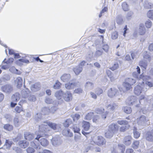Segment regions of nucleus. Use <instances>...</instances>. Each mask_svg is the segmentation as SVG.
<instances>
[{
  "instance_id": "f257e3e1",
  "label": "nucleus",
  "mask_w": 153,
  "mask_h": 153,
  "mask_svg": "<svg viewBox=\"0 0 153 153\" xmlns=\"http://www.w3.org/2000/svg\"><path fill=\"white\" fill-rule=\"evenodd\" d=\"M139 83L140 85H138L136 86L134 91V94L137 95H140L142 92H146L148 89L146 88H144L143 86L140 82H139Z\"/></svg>"
},
{
  "instance_id": "f03ea898",
  "label": "nucleus",
  "mask_w": 153,
  "mask_h": 153,
  "mask_svg": "<svg viewBox=\"0 0 153 153\" xmlns=\"http://www.w3.org/2000/svg\"><path fill=\"white\" fill-rule=\"evenodd\" d=\"M43 136L38 134L35 138V139L38 140L42 146L46 147L48 145L49 142L46 139L44 138H41V137Z\"/></svg>"
},
{
  "instance_id": "7ed1b4c3",
  "label": "nucleus",
  "mask_w": 153,
  "mask_h": 153,
  "mask_svg": "<svg viewBox=\"0 0 153 153\" xmlns=\"http://www.w3.org/2000/svg\"><path fill=\"white\" fill-rule=\"evenodd\" d=\"M49 130L48 129V126L47 124H42L39 126V132L40 133H42L40 135L44 136L46 134L45 133H47Z\"/></svg>"
},
{
  "instance_id": "20e7f679",
  "label": "nucleus",
  "mask_w": 153,
  "mask_h": 153,
  "mask_svg": "<svg viewBox=\"0 0 153 153\" xmlns=\"http://www.w3.org/2000/svg\"><path fill=\"white\" fill-rule=\"evenodd\" d=\"M128 100V103L129 104L134 105L135 106H138V105H139L138 100L136 97L134 96L129 97Z\"/></svg>"
},
{
  "instance_id": "39448f33",
  "label": "nucleus",
  "mask_w": 153,
  "mask_h": 153,
  "mask_svg": "<svg viewBox=\"0 0 153 153\" xmlns=\"http://www.w3.org/2000/svg\"><path fill=\"white\" fill-rule=\"evenodd\" d=\"M1 90L3 92L9 94L13 91V87L10 85H6L2 86L1 88Z\"/></svg>"
},
{
  "instance_id": "423d86ee",
  "label": "nucleus",
  "mask_w": 153,
  "mask_h": 153,
  "mask_svg": "<svg viewBox=\"0 0 153 153\" xmlns=\"http://www.w3.org/2000/svg\"><path fill=\"white\" fill-rule=\"evenodd\" d=\"M52 144L54 146H57L61 144L62 142L59 136L57 135L53 137L51 140Z\"/></svg>"
},
{
  "instance_id": "0eeeda50",
  "label": "nucleus",
  "mask_w": 153,
  "mask_h": 153,
  "mask_svg": "<svg viewBox=\"0 0 153 153\" xmlns=\"http://www.w3.org/2000/svg\"><path fill=\"white\" fill-rule=\"evenodd\" d=\"M108 95L111 97H113L114 96L116 97L118 96V92L117 89L114 88H111L108 91Z\"/></svg>"
},
{
  "instance_id": "6e6552de",
  "label": "nucleus",
  "mask_w": 153,
  "mask_h": 153,
  "mask_svg": "<svg viewBox=\"0 0 153 153\" xmlns=\"http://www.w3.org/2000/svg\"><path fill=\"white\" fill-rule=\"evenodd\" d=\"M106 141L102 136H99L97 137L95 140V143L99 146H102L105 145Z\"/></svg>"
},
{
  "instance_id": "1a4fd4ad",
  "label": "nucleus",
  "mask_w": 153,
  "mask_h": 153,
  "mask_svg": "<svg viewBox=\"0 0 153 153\" xmlns=\"http://www.w3.org/2000/svg\"><path fill=\"white\" fill-rule=\"evenodd\" d=\"M138 124L141 126H144L147 122L146 117L144 115H142L137 119Z\"/></svg>"
},
{
  "instance_id": "9d476101",
  "label": "nucleus",
  "mask_w": 153,
  "mask_h": 153,
  "mask_svg": "<svg viewBox=\"0 0 153 153\" xmlns=\"http://www.w3.org/2000/svg\"><path fill=\"white\" fill-rule=\"evenodd\" d=\"M133 138L130 135L125 136L123 140V143L126 146H129L131 143Z\"/></svg>"
},
{
  "instance_id": "9b49d317",
  "label": "nucleus",
  "mask_w": 153,
  "mask_h": 153,
  "mask_svg": "<svg viewBox=\"0 0 153 153\" xmlns=\"http://www.w3.org/2000/svg\"><path fill=\"white\" fill-rule=\"evenodd\" d=\"M24 137L25 139L30 140L34 138V135L29 132H25L24 133Z\"/></svg>"
},
{
  "instance_id": "f8f14e48",
  "label": "nucleus",
  "mask_w": 153,
  "mask_h": 153,
  "mask_svg": "<svg viewBox=\"0 0 153 153\" xmlns=\"http://www.w3.org/2000/svg\"><path fill=\"white\" fill-rule=\"evenodd\" d=\"M63 97L64 100L67 102L70 101L72 99V94L69 91L66 92L64 94Z\"/></svg>"
},
{
  "instance_id": "ddd939ff",
  "label": "nucleus",
  "mask_w": 153,
  "mask_h": 153,
  "mask_svg": "<svg viewBox=\"0 0 153 153\" xmlns=\"http://www.w3.org/2000/svg\"><path fill=\"white\" fill-rule=\"evenodd\" d=\"M30 93V91L29 89L25 88L24 89H22L21 92V94L22 97L25 98L28 97V94Z\"/></svg>"
},
{
  "instance_id": "4468645a",
  "label": "nucleus",
  "mask_w": 153,
  "mask_h": 153,
  "mask_svg": "<svg viewBox=\"0 0 153 153\" xmlns=\"http://www.w3.org/2000/svg\"><path fill=\"white\" fill-rule=\"evenodd\" d=\"M18 144L20 147L25 149L28 146L29 143L26 140H22L19 141Z\"/></svg>"
},
{
  "instance_id": "2eb2a0df",
  "label": "nucleus",
  "mask_w": 153,
  "mask_h": 153,
  "mask_svg": "<svg viewBox=\"0 0 153 153\" xmlns=\"http://www.w3.org/2000/svg\"><path fill=\"white\" fill-rule=\"evenodd\" d=\"M118 129L119 127L117 124L115 123H112L109 126L108 129L113 131L114 133L118 130Z\"/></svg>"
},
{
  "instance_id": "dca6fc26",
  "label": "nucleus",
  "mask_w": 153,
  "mask_h": 153,
  "mask_svg": "<svg viewBox=\"0 0 153 153\" xmlns=\"http://www.w3.org/2000/svg\"><path fill=\"white\" fill-rule=\"evenodd\" d=\"M77 85L76 83L69 82L65 84V87L68 89L70 90L73 88L74 87L76 86Z\"/></svg>"
},
{
  "instance_id": "f3484780",
  "label": "nucleus",
  "mask_w": 153,
  "mask_h": 153,
  "mask_svg": "<svg viewBox=\"0 0 153 153\" xmlns=\"http://www.w3.org/2000/svg\"><path fill=\"white\" fill-rule=\"evenodd\" d=\"M44 123L48 125V127H50L54 130H56L57 129L59 128L58 126V125L56 124V123L49 122L48 123V122H44Z\"/></svg>"
},
{
  "instance_id": "a211bd4d",
  "label": "nucleus",
  "mask_w": 153,
  "mask_h": 153,
  "mask_svg": "<svg viewBox=\"0 0 153 153\" xmlns=\"http://www.w3.org/2000/svg\"><path fill=\"white\" fill-rule=\"evenodd\" d=\"M144 88H147L148 86L149 87L151 88L153 87V82H150L149 81H146L144 82L143 81H141V82Z\"/></svg>"
},
{
  "instance_id": "6ab92c4d",
  "label": "nucleus",
  "mask_w": 153,
  "mask_h": 153,
  "mask_svg": "<svg viewBox=\"0 0 153 153\" xmlns=\"http://www.w3.org/2000/svg\"><path fill=\"white\" fill-rule=\"evenodd\" d=\"M62 134L68 137H72L73 136V134L70 132V130L69 129H65L63 130L62 131Z\"/></svg>"
},
{
  "instance_id": "aec40b11",
  "label": "nucleus",
  "mask_w": 153,
  "mask_h": 153,
  "mask_svg": "<svg viewBox=\"0 0 153 153\" xmlns=\"http://www.w3.org/2000/svg\"><path fill=\"white\" fill-rule=\"evenodd\" d=\"M146 32V29L144 25L142 24H140L138 30V33L140 35H143Z\"/></svg>"
},
{
  "instance_id": "412c9836",
  "label": "nucleus",
  "mask_w": 153,
  "mask_h": 153,
  "mask_svg": "<svg viewBox=\"0 0 153 153\" xmlns=\"http://www.w3.org/2000/svg\"><path fill=\"white\" fill-rule=\"evenodd\" d=\"M82 127L84 130L85 131H88L90 127L89 123L83 121L82 122Z\"/></svg>"
},
{
  "instance_id": "4be33fe9",
  "label": "nucleus",
  "mask_w": 153,
  "mask_h": 153,
  "mask_svg": "<svg viewBox=\"0 0 153 153\" xmlns=\"http://www.w3.org/2000/svg\"><path fill=\"white\" fill-rule=\"evenodd\" d=\"M85 89L88 90H91L94 87V84L91 82H88L85 85Z\"/></svg>"
},
{
  "instance_id": "5701e85b",
  "label": "nucleus",
  "mask_w": 153,
  "mask_h": 153,
  "mask_svg": "<svg viewBox=\"0 0 153 153\" xmlns=\"http://www.w3.org/2000/svg\"><path fill=\"white\" fill-rule=\"evenodd\" d=\"M70 78L71 76L70 74H65L61 77V79L63 82H66L70 79Z\"/></svg>"
},
{
  "instance_id": "b1692460",
  "label": "nucleus",
  "mask_w": 153,
  "mask_h": 153,
  "mask_svg": "<svg viewBox=\"0 0 153 153\" xmlns=\"http://www.w3.org/2000/svg\"><path fill=\"white\" fill-rule=\"evenodd\" d=\"M145 138L146 140L152 142L153 141V136H152L150 131L147 132L145 135Z\"/></svg>"
},
{
  "instance_id": "393cba45",
  "label": "nucleus",
  "mask_w": 153,
  "mask_h": 153,
  "mask_svg": "<svg viewBox=\"0 0 153 153\" xmlns=\"http://www.w3.org/2000/svg\"><path fill=\"white\" fill-rule=\"evenodd\" d=\"M118 107V105L115 103L109 104L108 105L107 107L108 110L112 111L115 110Z\"/></svg>"
},
{
  "instance_id": "a878e982",
  "label": "nucleus",
  "mask_w": 153,
  "mask_h": 153,
  "mask_svg": "<svg viewBox=\"0 0 153 153\" xmlns=\"http://www.w3.org/2000/svg\"><path fill=\"white\" fill-rule=\"evenodd\" d=\"M139 82H140V79H141L144 82L146 81H148L151 78L150 76H145L144 74H142L139 77Z\"/></svg>"
},
{
  "instance_id": "bb28decb",
  "label": "nucleus",
  "mask_w": 153,
  "mask_h": 153,
  "mask_svg": "<svg viewBox=\"0 0 153 153\" xmlns=\"http://www.w3.org/2000/svg\"><path fill=\"white\" fill-rule=\"evenodd\" d=\"M63 95V92L61 90L57 91L55 94V96L58 100L61 99Z\"/></svg>"
},
{
  "instance_id": "cd10ccee",
  "label": "nucleus",
  "mask_w": 153,
  "mask_h": 153,
  "mask_svg": "<svg viewBox=\"0 0 153 153\" xmlns=\"http://www.w3.org/2000/svg\"><path fill=\"white\" fill-rule=\"evenodd\" d=\"M20 95L18 93H16L12 96V99L13 101H17L20 99Z\"/></svg>"
},
{
  "instance_id": "c85d7f7f",
  "label": "nucleus",
  "mask_w": 153,
  "mask_h": 153,
  "mask_svg": "<svg viewBox=\"0 0 153 153\" xmlns=\"http://www.w3.org/2000/svg\"><path fill=\"white\" fill-rule=\"evenodd\" d=\"M40 88V84L38 83H36L32 85L31 89L33 91H36L39 90Z\"/></svg>"
},
{
  "instance_id": "c756f323",
  "label": "nucleus",
  "mask_w": 153,
  "mask_h": 153,
  "mask_svg": "<svg viewBox=\"0 0 153 153\" xmlns=\"http://www.w3.org/2000/svg\"><path fill=\"white\" fill-rule=\"evenodd\" d=\"M73 70L76 74L78 75L82 71V68L78 65L74 68Z\"/></svg>"
},
{
  "instance_id": "7c9ffc66",
  "label": "nucleus",
  "mask_w": 153,
  "mask_h": 153,
  "mask_svg": "<svg viewBox=\"0 0 153 153\" xmlns=\"http://www.w3.org/2000/svg\"><path fill=\"white\" fill-rule=\"evenodd\" d=\"M23 80L21 77H18L16 80V82L17 84V86L18 88H20L22 85Z\"/></svg>"
},
{
  "instance_id": "2f4dec72",
  "label": "nucleus",
  "mask_w": 153,
  "mask_h": 153,
  "mask_svg": "<svg viewBox=\"0 0 153 153\" xmlns=\"http://www.w3.org/2000/svg\"><path fill=\"white\" fill-rule=\"evenodd\" d=\"M114 133L113 131L108 129L105 133V135L107 138H110L113 136Z\"/></svg>"
},
{
  "instance_id": "473e14b6",
  "label": "nucleus",
  "mask_w": 153,
  "mask_h": 153,
  "mask_svg": "<svg viewBox=\"0 0 153 153\" xmlns=\"http://www.w3.org/2000/svg\"><path fill=\"white\" fill-rule=\"evenodd\" d=\"M136 69L137 70L136 71L132 73V75L134 78H138V76L140 73V70L138 66H137Z\"/></svg>"
},
{
  "instance_id": "72a5a7b5",
  "label": "nucleus",
  "mask_w": 153,
  "mask_h": 153,
  "mask_svg": "<svg viewBox=\"0 0 153 153\" xmlns=\"http://www.w3.org/2000/svg\"><path fill=\"white\" fill-rule=\"evenodd\" d=\"M13 142L12 141H10L6 140L5 144L4 145V148L9 149L13 144Z\"/></svg>"
},
{
  "instance_id": "f704fd0d",
  "label": "nucleus",
  "mask_w": 153,
  "mask_h": 153,
  "mask_svg": "<svg viewBox=\"0 0 153 153\" xmlns=\"http://www.w3.org/2000/svg\"><path fill=\"white\" fill-rule=\"evenodd\" d=\"M122 9L125 11H128L129 10V7L128 5L126 2L122 3L121 5Z\"/></svg>"
},
{
  "instance_id": "c9c22d12",
  "label": "nucleus",
  "mask_w": 153,
  "mask_h": 153,
  "mask_svg": "<svg viewBox=\"0 0 153 153\" xmlns=\"http://www.w3.org/2000/svg\"><path fill=\"white\" fill-rule=\"evenodd\" d=\"M50 112V110L48 107H44L42 110V114L44 115L49 114Z\"/></svg>"
},
{
  "instance_id": "e433bc0d",
  "label": "nucleus",
  "mask_w": 153,
  "mask_h": 153,
  "mask_svg": "<svg viewBox=\"0 0 153 153\" xmlns=\"http://www.w3.org/2000/svg\"><path fill=\"white\" fill-rule=\"evenodd\" d=\"M148 62L145 60H142L140 61L139 62V65L143 67L144 69H146L147 66Z\"/></svg>"
},
{
  "instance_id": "4c0bfd02",
  "label": "nucleus",
  "mask_w": 153,
  "mask_h": 153,
  "mask_svg": "<svg viewBox=\"0 0 153 153\" xmlns=\"http://www.w3.org/2000/svg\"><path fill=\"white\" fill-rule=\"evenodd\" d=\"M94 113L91 112L88 113L85 115L84 119L86 120H91L92 117L93 116Z\"/></svg>"
},
{
  "instance_id": "58836bf2",
  "label": "nucleus",
  "mask_w": 153,
  "mask_h": 153,
  "mask_svg": "<svg viewBox=\"0 0 153 153\" xmlns=\"http://www.w3.org/2000/svg\"><path fill=\"white\" fill-rule=\"evenodd\" d=\"M72 129L75 133H79L80 131L79 126L76 124L72 126Z\"/></svg>"
},
{
  "instance_id": "ea45409f",
  "label": "nucleus",
  "mask_w": 153,
  "mask_h": 153,
  "mask_svg": "<svg viewBox=\"0 0 153 153\" xmlns=\"http://www.w3.org/2000/svg\"><path fill=\"white\" fill-rule=\"evenodd\" d=\"M137 128L134 127L133 128V134L134 137L136 138H138L140 136V134L137 131Z\"/></svg>"
},
{
  "instance_id": "a19ab883",
  "label": "nucleus",
  "mask_w": 153,
  "mask_h": 153,
  "mask_svg": "<svg viewBox=\"0 0 153 153\" xmlns=\"http://www.w3.org/2000/svg\"><path fill=\"white\" fill-rule=\"evenodd\" d=\"M4 128L6 130L8 131H11L13 129V126L10 124H7L4 126Z\"/></svg>"
},
{
  "instance_id": "79ce46f5",
  "label": "nucleus",
  "mask_w": 153,
  "mask_h": 153,
  "mask_svg": "<svg viewBox=\"0 0 153 153\" xmlns=\"http://www.w3.org/2000/svg\"><path fill=\"white\" fill-rule=\"evenodd\" d=\"M143 58L144 60H145L148 62H149L151 59V57L150 56L146 53L144 54Z\"/></svg>"
},
{
  "instance_id": "37998d69",
  "label": "nucleus",
  "mask_w": 153,
  "mask_h": 153,
  "mask_svg": "<svg viewBox=\"0 0 153 153\" xmlns=\"http://www.w3.org/2000/svg\"><path fill=\"white\" fill-rule=\"evenodd\" d=\"M100 120V118L99 115L97 114L95 115L93 117L92 120L93 122L94 123H97Z\"/></svg>"
},
{
  "instance_id": "c03bdc74",
  "label": "nucleus",
  "mask_w": 153,
  "mask_h": 153,
  "mask_svg": "<svg viewBox=\"0 0 153 153\" xmlns=\"http://www.w3.org/2000/svg\"><path fill=\"white\" fill-rule=\"evenodd\" d=\"M30 145L31 146L33 147L35 149L37 150H39L41 149V147L40 145H36L35 143L33 141H32L30 143Z\"/></svg>"
},
{
  "instance_id": "a18cd8bd",
  "label": "nucleus",
  "mask_w": 153,
  "mask_h": 153,
  "mask_svg": "<svg viewBox=\"0 0 153 153\" xmlns=\"http://www.w3.org/2000/svg\"><path fill=\"white\" fill-rule=\"evenodd\" d=\"M42 118V115L40 113H37L34 116V119L37 122L40 120Z\"/></svg>"
},
{
  "instance_id": "49530a36",
  "label": "nucleus",
  "mask_w": 153,
  "mask_h": 153,
  "mask_svg": "<svg viewBox=\"0 0 153 153\" xmlns=\"http://www.w3.org/2000/svg\"><path fill=\"white\" fill-rule=\"evenodd\" d=\"M126 81L128 82V83L132 85L135 83L136 80L135 79L130 78L126 79Z\"/></svg>"
},
{
  "instance_id": "de8ad7c7",
  "label": "nucleus",
  "mask_w": 153,
  "mask_h": 153,
  "mask_svg": "<svg viewBox=\"0 0 153 153\" xmlns=\"http://www.w3.org/2000/svg\"><path fill=\"white\" fill-rule=\"evenodd\" d=\"M124 87L127 90H130L131 88V85L128 82H125L123 84Z\"/></svg>"
},
{
  "instance_id": "09e8293b",
  "label": "nucleus",
  "mask_w": 153,
  "mask_h": 153,
  "mask_svg": "<svg viewBox=\"0 0 153 153\" xmlns=\"http://www.w3.org/2000/svg\"><path fill=\"white\" fill-rule=\"evenodd\" d=\"M72 123L71 120L70 119H67L64 123V126L65 127H68L70 124H71Z\"/></svg>"
},
{
  "instance_id": "8fccbe9b",
  "label": "nucleus",
  "mask_w": 153,
  "mask_h": 153,
  "mask_svg": "<svg viewBox=\"0 0 153 153\" xmlns=\"http://www.w3.org/2000/svg\"><path fill=\"white\" fill-rule=\"evenodd\" d=\"M144 6L146 8L149 9L152 7H153V4L151 3H149L148 1H146L144 4Z\"/></svg>"
},
{
  "instance_id": "3c124183",
  "label": "nucleus",
  "mask_w": 153,
  "mask_h": 153,
  "mask_svg": "<svg viewBox=\"0 0 153 153\" xmlns=\"http://www.w3.org/2000/svg\"><path fill=\"white\" fill-rule=\"evenodd\" d=\"M124 111L126 114H129L132 111V109L131 108L129 107H126L123 108Z\"/></svg>"
},
{
  "instance_id": "603ef678",
  "label": "nucleus",
  "mask_w": 153,
  "mask_h": 153,
  "mask_svg": "<svg viewBox=\"0 0 153 153\" xmlns=\"http://www.w3.org/2000/svg\"><path fill=\"white\" fill-rule=\"evenodd\" d=\"M118 148L122 153H123L125 149V146L123 144H119L118 145Z\"/></svg>"
},
{
  "instance_id": "864d4df0",
  "label": "nucleus",
  "mask_w": 153,
  "mask_h": 153,
  "mask_svg": "<svg viewBox=\"0 0 153 153\" xmlns=\"http://www.w3.org/2000/svg\"><path fill=\"white\" fill-rule=\"evenodd\" d=\"M116 21L117 23L119 25L122 24L123 22V19L122 16H118L117 17Z\"/></svg>"
},
{
  "instance_id": "5fc2aeb1",
  "label": "nucleus",
  "mask_w": 153,
  "mask_h": 153,
  "mask_svg": "<svg viewBox=\"0 0 153 153\" xmlns=\"http://www.w3.org/2000/svg\"><path fill=\"white\" fill-rule=\"evenodd\" d=\"M129 125L128 124L125 125V126L121 127L120 128V131L122 132H124L129 127Z\"/></svg>"
},
{
  "instance_id": "6e6d98bb",
  "label": "nucleus",
  "mask_w": 153,
  "mask_h": 153,
  "mask_svg": "<svg viewBox=\"0 0 153 153\" xmlns=\"http://www.w3.org/2000/svg\"><path fill=\"white\" fill-rule=\"evenodd\" d=\"M118 124L120 125H126L128 124V122L126 120H119L117 121Z\"/></svg>"
},
{
  "instance_id": "4d7b16f0",
  "label": "nucleus",
  "mask_w": 153,
  "mask_h": 153,
  "mask_svg": "<svg viewBox=\"0 0 153 153\" xmlns=\"http://www.w3.org/2000/svg\"><path fill=\"white\" fill-rule=\"evenodd\" d=\"M139 142L138 141H136L134 142L132 144V147L134 149H137L139 145Z\"/></svg>"
},
{
  "instance_id": "13d9d810",
  "label": "nucleus",
  "mask_w": 153,
  "mask_h": 153,
  "mask_svg": "<svg viewBox=\"0 0 153 153\" xmlns=\"http://www.w3.org/2000/svg\"><path fill=\"white\" fill-rule=\"evenodd\" d=\"M80 116L79 114H75L72 116V117L74 121L78 120L80 118Z\"/></svg>"
},
{
  "instance_id": "bf43d9fd",
  "label": "nucleus",
  "mask_w": 153,
  "mask_h": 153,
  "mask_svg": "<svg viewBox=\"0 0 153 153\" xmlns=\"http://www.w3.org/2000/svg\"><path fill=\"white\" fill-rule=\"evenodd\" d=\"M53 102L54 100L52 99L49 97L46 98L45 100V102L48 104L52 103Z\"/></svg>"
},
{
  "instance_id": "052dcab7",
  "label": "nucleus",
  "mask_w": 153,
  "mask_h": 153,
  "mask_svg": "<svg viewBox=\"0 0 153 153\" xmlns=\"http://www.w3.org/2000/svg\"><path fill=\"white\" fill-rule=\"evenodd\" d=\"M133 14L134 13L132 11H129L126 14V18L128 19H130Z\"/></svg>"
},
{
  "instance_id": "680f3d73",
  "label": "nucleus",
  "mask_w": 153,
  "mask_h": 153,
  "mask_svg": "<svg viewBox=\"0 0 153 153\" xmlns=\"http://www.w3.org/2000/svg\"><path fill=\"white\" fill-rule=\"evenodd\" d=\"M118 36V33L116 31L113 32L111 34V38L113 39H117Z\"/></svg>"
},
{
  "instance_id": "e2e57ef3",
  "label": "nucleus",
  "mask_w": 153,
  "mask_h": 153,
  "mask_svg": "<svg viewBox=\"0 0 153 153\" xmlns=\"http://www.w3.org/2000/svg\"><path fill=\"white\" fill-rule=\"evenodd\" d=\"M104 111V109L102 108L101 110V111L100 113V114L102 113V117L103 118L105 119L106 118V115L108 113V112L107 111H106L105 113L103 112V111Z\"/></svg>"
},
{
  "instance_id": "0e129e2a",
  "label": "nucleus",
  "mask_w": 153,
  "mask_h": 153,
  "mask_svg": "<svg viewBox=\"0 0 153 153\" xmlns=\"http://www.w3.org/2000/svg\"><path fill=\"white\" fill-rule=\"evenodd\" d=\"M13 149L17 153H22V150L20 148L16 147H13Z\"/></svg>"
},
{
  "instance_id": "69168bd1",
  "label": "nucleus",
  "mask_w": 153,
  "mask_h": 153,
  "mask_svg": "<svg viewBox=\"0 0 153 153\" xmlns=\"http://www.w3.org/2000/svg\"><path fill=\"white\" fill-rule=\"evenodd\" d=\"M82 92L83 90L80 88H76L74 90V93L76 94H80L82 93Z\"/></svg>"
},
{
  "instance_id": "338daca9",
  "label": "nucleus",
  "mask_w": 153,
  "mask_h": 153,
  "mask_svg": "<svg viewBox=\"0 0 153 153\" xmlns=\"http://www.w3.org/2000/svg\"><path fill=\"white\" fill-rule=\"evenodd\" d=\"M148 17L149 18H152L153 17V10H149L147 13Z\"/></svg>"
},
{
  "instance_id": "774afa93",
  "label": "nucleus",
  "mask_w": 153,
  "mask_h": 153,
  "mask_svg": "<svg viewBox=\"0 0 153 153\" xmlns=\"http://www.w3.org/2000/svg\"><path fill=\"white\" fill-rule=\"evenodd\" d=\"M26 151L27 153H34L35 150L33 148L29 147L27 149Z\"/></svg>"
}]
</instances>
